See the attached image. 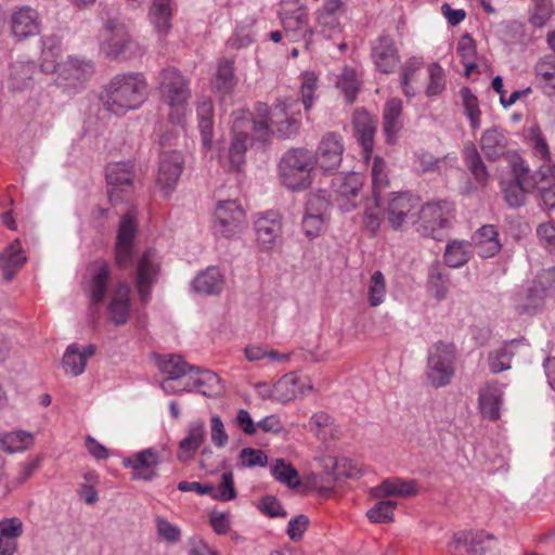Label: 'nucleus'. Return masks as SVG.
<instances>
[{
  "mask_svg": "<svg viewBox=\"0 0 555 555\" xmlns=\"http://www.w3.org/2000/svg\"><path fill=\"white\" fill-rule=\"evenodd\" d=\"M147 83L141 73L115 75L106 85L101 101L115 115L139 108L147 96Z\"/></svg>",
  "mask_w": 555,
  "mask_h": 555,
  "instance_id": "obj_1",
  "label": "nucleus"
},
{
  "mask_svg": "<svg viewBox=\"0 0 555 555\" xmlns=\"http://www.w3.org/2000/svg\"><path fill=\"white\" fill-rule=\"evenodd\" d=\"M314 155L307 149L288 150L279 163L282 183L292 191L305 190L311 184Z\"/></svg>",
  "mask_w": 555,
  "mask_h": 555,
  "instance_id": "obj_2",
  "label": "nucleus"
},
{
  "mask_svg": "<svg viewBox=\"0 0 555 555\" xmlns=\"http://www.w3.org/2000/svg\"><path fill=\"white\" fill-rule=\"evenodd\" d=\"M158 90L164 103L177 109L176 120L173 115H170V118L175 122L180 124V111L184 109L191 98L189 79L178 68L172 66L166 67L158 75Z\"/></svg>",
  "mask_w": 555,
  "mask_h": 555,
  "instance_id": "obj_3",
  "label": "nucleus"
},
{
  "mask_svg": "<svg viewBox=\"0 0 555 555\" xmlns=\"http://www.w3.org/2000/svg\"><path fill=\"white\" fill-rule=\"evenodd\" d=\"M513 178L501 183L503 198L508 207L519 208L526 203V195L535 189V171L531 172L525 162L513 154L511 157Z\"/></svg>",
  "mask_w": 555,
  "mask_h": 555,
  "instance_id": "obj_4",
  "label": "nucleus"
},
{
  "mask_svg": "<svg viewBox=\"0 0 555 555\" xmlns=\"http://www.w3.org/2000/svg\"><path fill=\"white\" fill-rule=\"evenodd\" d=\"M127 25L117 15H107L100 33V52L111 61L124 60L132 46Z\"/></svg>",
  "mask_w": 555,
  "mask_h": 555,
  "instance_id": "obj_5",
  "label": "nucleus"
},
{
  "mask_svg": "<svg viewBox=\"0 0 555 555\" xmlns=\"http://www.w3.org/2000/svg\"><path fill=\"white\" fill-rule=\"evenodd\" d=\"M456 350L453 344L438 341L434 344L427 357L426 378L430 386H447L454 375Z\"/></svg>",
  "mask_w": 555,
  "mask_h": 555,
  "instance_id": "obj_6",
  "label": "nucleus"
},
{
  "mask_svg": "<svg viewBox=\"0 0 555 555\" xmlns=\"http://www.w3.org/2000/svg\"><path fill=\"white\" fill-rule=\"evenodd\" d=\"M453 212L454 205L448 201L425 204L417 210L421 219L420 233L423 236H431L435 240H440L438 231L450 227Z\"/></svg>",
  "mask_w": 555,
  "mask_h": 555,
  "instance_id": "obj_7",
  "label": "nucleus"
},
{
  "mask_svg": "<svg viewBox=\"0 0 555 555\" xmlns=\"http://www.w3.org/2000/svg\"><path fill=\"white\" fill-rule=\"evenodd\" d=\"M418 206L420 198L410 192L390 193L383 214L390 227L398 230L403 223L414 220Z\"/></svg>",
  "mask_w": 555,
  "mask_h": 555,
  "instance_id": "obj_8",
  "label": "nucleus"
},
{
  "mask_svg": "<svg viewBox=\"0 0 555 555\" xmlns=\"http://www.w3.org/2000/svg\"><path fill=\"white\" fill-rule=\"evenodd\" d=\"M137 211L129 209L122 215L115 243V261L119 268H128L133 260V242L138 232Z\"/></svg>",
  "mask_w": 555,
  "mask_h": 555,
  "instance_id": "obj_9",
  "label": "nucleus"
},
{
  "mask_svg": "<svg viewBox=\"0 0 555 555\" xmlns=\"http://www.w3.org/2000/svg\"><path fill=\"white\" fill-rule=\"evenodd\" d=\"M299 103L296 99L279 100L273 107L271 124L282 139H291L298 134L301 122Z\"/></svg>",
  "mask_w": 555,
  "mask_h": 555,
  "instance_id": "obj_10",
  "label": "nucleus"
},
{
  "mask_svg": "<svg viewBox=\"0 0 555 555\" xmlns=\"http://www.w3.org/2000/svg\"><path fill=\"white\" fill-rule=\"evenodd\" d=\"M93 72L94 65L91 61L68 56L66 61L60 63L54 72L56 74L55 82L64 89L76 90L90 79Z\"/></svg>",
  "mask_w": 555,
  "mask_h": 555,
  "instance_id": "obj_11",
  "label": "nucleus"
},
{
  "mask_svg": "<svg viewBox=\"0 0 555 555\" xmlns=\"http://www.w3.org/2000/svg\"><path fill=\"white\" fill-rule=\"evenodd\" d=\"M91 267L93 271L88 284L89 319L92 323H96L100 318V306L106 297L111 269L104 260L94 261Z\"/></svg>",
  "mask_w": 555,
  "mask_h": 555,
  "instance_id": "obj_12",
  "label": "nucleus"
},
{
  "mask_svg": "<svg viewBox=\"0 0 555 555\" xmlns=\"http://www.w3.org/2000/svg\"><path fill=\"white\" fill-rule=\"evenodd\" d=\"M109 202L116 204L122 199L121 194L133 188L134 164L131 160L111 163L105 169Z\"/></svg>",
  "mask_w": 555,
  "mask_h": 555,
  "instance_id": "obj_13",
  "label": "nucleus"
},
{
  "mask_svg": "<svg viewBox=\"0 0 555 555\" xmlns=\"http://www.w3.org/2000/svg\"><path fill=\"white\" fill-rule=\"evenodd\" d=\"M362 186L363 177L357 172L339 173L331 183L334 201L344 211H350L357 207V198Z\"/></svg>",
  "mask_w": 555,
  "mask_h": 555,
  "instance_id": "obj_14",
  "label": "nucleus"
},
{
  "mask_svg": "<svg viewBox=\"0 0 555 555\" xmlns=\"http://www.w3.org/2000/svg\"><path fill=\"white\" fill-rule=\"evenodd\" d=\"M215 218L216 234L229 238L241 230L245 212L234 199L220 201L216 206Z\"/></svg>",
  "mask_w": 555,
  "mask_h": 555,
  "instance_id": "obj_15",
  "label": "nucleus"
},
{
  "mask_svg": "<svg viewBox=\"0 0 555 555\" xmlns=\"http://www.w3.org/2000/svg\"><path fill=\"white\" fill-rule=\"evenodd\" d=\"M183 166L184 158L180 152L170 151L160 154L156 183L165 196H170L176 190Z\"/></svg>",
  "mask_w": 555,
  "mask_h": 555,
  "instance_id": "obj_16",
  "label": "nucleus"
},
{
  "mask_svg": "<svg viewBox=\"0 0 555 555\" xmlns=\"http://www.w3.org/2000/svg\"><path fill=\"white\" fill-rule=\"evenodd\" d=\"M344 143L343 138L337 132L325 133L318 146L314 165L318 164L324 171L336 170L343 159Z\"/></svg>",
  "mask_w": 555,
  "mask_h": 555,
  "instance_id": "obj_17",
  "label": "nucleus"
},
{
  "mask_svg": "<svg viewBox=\"0 0 555 555\" xmlns=\"http://www.w3.org/2000/svg\"><path fill=\"white\" fill-rule=\"evenodd\" d=\"M454 543L469 555H498V540L483 530L462 531L454 534Z\"/></svg>",
  "mask_w": 555,
  "mask_h": 555,
  "instance_id": "obj_18",
  "label": "nucleus"
},
{
  "mask_svg": "<svg viewBox=\"0 0 555 555\" xmlns=\"http://www.w3.org/2000/svg\"><path fill=\"white\" fill-rule=\"evenodd\" d=\"M371 57L383 74L392 73L400 62L398 48L389 35H380L371 43Z\"/></svg>",
  "mask_w": 555,
  "mask_h": 555,
  "instance_id": "obj_19",
  "label": "nucleus"
},
{
  "mask_svg": "<svg viewBox=\"0 0 555 555\" xmlns=\"http://www.w3.org/2000/svg\"><path fill=\"white\" fill-rule=\"evenodd\" d=\"M346 11L341 0H327L317 13L315 31L325 39H333L341 33L339 16Z\"/></svg>",
  "mask_w": 555,
  "mask_h": 555,
  "instance_id": "obj_20",
  "label": "nucleus"
},
{
  "mask_svg": "<svg viewBox=\"0 0 555 555\" xmlns=\"http://www.w3.org/2000/svg\"><path fill=\"white\" fill-rule=\"evenodd\" d=\"M306 389L311 390L312 386L308 377L297 376L295 373L285 374L269 389V398L287 403L304 395Z\"/></svg>",
  "mask_w": 555,
  "mask_h": 555,
  "instance_id": "obj_21",
  "label": "nucleus"
},
{
  "mask_svg": "<svg viewBox=\"0 0 555 555\" xmlns=\"http://www.w3.org/2000/svg\"><path fill=\"white\" fill-rule=\"evenodd\" d=\"M159 272V263L155 253L146 250L139 260L137 273V288L143 302L150 299L153 285L156 283Z\"/></svg>",
  "mask_w": 555,
  "mask_h": 555,
  "instance_id": "obj_22",
  "label": "nucleus"
},
{
  "mask_svg": "<svg viewBox=\"0 0 555 555\" xmlns=\"http://www.w3.org/2000/svg\"><path fill=\"white\" fill-rule=\"evenodd\" d=\"M122 464L133 470V479L151 481L156 477L154 468L159 464V455L149 448L124 459Z\"/></svg>",
  "mask_w": 555,
  "mask_h": 555,
  "instance_id": "obj_23",
  "label": "nucleus"
},
{
  "mask_svg": "<svg viewBox=\"0 0 555 555\" xmlns=\"http://www.w3.org/2000/svg\"><path fill=\"white\" fill-rule=\"evenodd\" d=\"M352 124L357 140L363 149L364 156L367 158L373 152L378 120L375 116L362 109L354 112Z\"/></svg>",
  "mask_w": 555,
  "mask_h": 555,
  "instance_id": "obj_24",
  "label": "nucleus"
},
{
  "mask_svg": "<svg viewBox=\"0 0 555 555\" xmlns=\"http://www.w3.org/2000/svg\"><path fill=\"white\" fill-rule=\"evenodd\" d=\"M255 231L257 235V242L261 249H272L281 234V222L279 215L274 211H269L266 215L260 216L255 221Z\"/></svg>",
  "mask_w": 555,
  "mask_h": 555,
  "instance_id": "obj_25",
  "label": "nucleus"
},
{
  "mask_svg": "<svg viewBox=\"0 0 555 555\" xmlns=\"http://www.w3.org/2000/svg\"><path fill=\"white\" fill-rule=\"evenodd\" d=\"M402 128V101L392 98L386 102L383 111V133L386 142L395 144Z\"/></svg>",
  "mask_w": 555,
  "mask_h": 555,
  "instance_id": "obj_26",
  "label": "nucleus"
},
{
  "mask_svg": "<svg viewBox=\"0 0 555 555\" xmlns=\"http://www.w3.org/2000/svg\"><path fill=\"white\" fill-rule=\"evenodd\" d=\"M282 24L285 36L291 41L305 39L306 46L311 42L310 37L314 30L308 26V14L305 9L299 8L291 14H286L282 18Z\"/></svg>",
  "mask_w": 555,
  "mask_h": 555,
  "instance_id": "obj_27",
  "label": "nucleus"
},
{
  "mask_svg": "<svg viewBox=\"0 0 555 555\" xmlns=\"http://www.w3.org/2000/svg\"><path fill=\"white\" fill-rule=\"evenodd\" d=\"M508 139L499 127H492L482 132L480 149L487 159L494 162L508 154Z\"/></svg>",
  "mask_w": 555,
  "mask_h": 555,
  "instance_id": "obj_28",
  "label": "nucleus"
},
{
  "mask_svg": "<svg viewBox=\"0 0 555 555\" xmlns=\"http://www.w3.org/2000/svg\"><path fill=\"white\" fill-rule=\"evenodd\" d=\"M206 435L205 423L202 420H195L189 424L188 435L179 443L178 460L188 462L203 443Z\"/></svg>",
  "mask_w": 555,
  "mask_h": 555,
  "instance_id": "obj_29",
  "label": "nucleus"
},
{
  "mask_svg": "<svg viewBox=\"0 0 555 555\" xmlns=\"http://www.w3.org/2000/svg\"><path fill=\"white\" fill-rule=\"evenodd\" d=\"M12 34L18 40L39 34L38 13L24 7L12 15Z\"/></svg>",
  "mask_w": 555,
  "mask_h": 555,
  "instance_id": "obj_30",
  "label": "nucleus"
},
{
  "mask_svg": "<svg viewBox=\"0 0 555 555\" xmlns=\"http://www.w3.org/2000/svg\"><path fill=\"white\" fill-rule=\"evenodd\" d=\"M130 288L119 282L113 293L112 300L108 305V314L111 321L116 325H122L128 321L130 311Z\"/></svg>",
  "mask_w": 555,
  "mask_h": 555,
  "instance_id": "obj_31",
  "label": "nucleus"
},
{
  "mask_svg": "<svg viewBox=\"0 0 555 555\" xmlns=\"http://www.w3.org/2000/svg\"><path fill=\"white\" fill-rule=\"evenodd\" d=\"M36 65L31 61H15L10 67L8 86L11 91H23L35 85Z\"/></svg>",
  "mask_w": 555,
  "mask_h": 555,
  "instance_id": "obj_32",
  "label": "nucleus"
},
{
  "mask_svg": "<svg viewBox=\"0 0 555 555\" xmlns=\"http://www.w3.org/2000/svg\"><path fill=\"white\" fill-rule=\"evenodd\" d=\"M233 120L236 125H241V129L246 131V135L251 133L250 142L256 141L267 143L271 137V129L266 120H254L251 114L244 111H238L232 114Z\"/></svg>",
  "mask_w": 555,
  "mask_h": 555,
  "instance_id": "obj_33",
  "label": "nucleus"
},
{
  "mask_svg": "<svg viewBox=\"0 0 555 555\" xmlns=\"http://www.w3.org/2000/svg\"><path fill=\"white\" fill-rule=\"evenodd\" d=\"M499 233L494 225L486 224L477 230L473 236L477 254L481 258H491L501 250Z\"/></svg>",
  "mask_w": 555,
  "mask_h": 555,
  "instance_id": "obj_34",
  "label": "nucleus"
},
{
  "mask_svg": "<svg viewBox=\"0 0 555 555\" xmlns=\"http://www.w3.org/2000/svg\"><path fill=\"white\" fill-rule=\"evenodd\" d=\"M541 201L546 209L555 208V165H541L535 171Z\"/></svg>",
  "mask_w": 555,
  "mask_h": 555,
  "instance_id": "obj_35",
  "label": "nucleus"
},
{
  "mask_svg": "<svg viewBox=\"0 0 555 555\" xmlns=\"http://www.w3.org/2000/svg\"><path fill=\"white\" fill-rule=\"evenodd\" d=\"M62 53V40L56 35H50L42 38V48L40 54V70L44 74L54 73L60 63Z\"/></svg>",
  "mask_w": 555,
  "mask_h": 555,
  "instance_id": "obj_36",
  "label": "nucleus"
},
{
  "mask_svg": "<svg viewBox=\"0 0 555 555\" xmlns=\"http://www.w3.org/2000/svg\"><path fill=\"white\" fill-rule=\"evenodd\" d=\"M375 498L388 496H411L417 492V483L415 480H403L401 478L385 479L378 487L372 490Z\"/></svg>",
  "mask_w": 555,
  "mask_h": 555,
  "instance_id": "obj_37",
  "label": "nucleus"
},
{
  "mask_svg": "<svg viewBox=\"0 0 555 555\" xmlns=\"http://www.w3.org/2000/svg\"><path fill=\"white\" fill-rule=\"evenodd\" d=\"M192 373H196V376H191L182 390L193 391L197 389L205 397H212L218 393L220 378L216 373L210 370H202L199 366L198 371Z\"/></svg>",
  "mask_w": 555,
  "mask_h": 555,
  "instance_id": "obj_38",
  "label": "nucleus"
},
{
  "mask_svg": "<svg viewBox=\"0 0 555 555\" xmlns=\"http://www.w3.org/2000/svg\"><path fill=\"white\" fill-rule=\"evenodd\" d=\"M240 127L241 125H236L232 120V141L229 149V160L231 167L236 171H240L245 164V153L250 144V138Z\"/></svg>",
  "mask_w": 555,
  "mask_h": 555,
  "instance_id": "obj_39",
  "label": "nucleus"
},
{
  "mask_svg": "<svg viewBox=\"0 0 555 555\" xmlns=\"http://www.w3.org/2000/svg\"><path fill=\"white\" fill-rule=\"evenodd\" d=\"M26 257L23 255L20 241H14L0 255V269L7 282L14 279L16 271L24 264Z\"/></svg>",
  "mask_w": 555,
  "mask_h": 555,
  "instance_id": "obj_40",
  "label": "nucleus"
},
{
  "mask_svg": "<svg viewBox=\"0 0 555 555\" xmlns=\"http://www.w3.org/2000/svg\"><path fill=\"white\" fill-rule=\"evenodd\" d=\"M479 408L483 417L496 421L500 417L502 392L495 385H486L479 391Z\"/></svg>",
  "mask_w": 555,
  "mask_h": 555,
  "instance_id": "obj_41",
  "label": "nucleus"
},
{
  "mask_svg": "<svg viewBox=\"0 0 555 555\" xmlns=\"http://www.w3.org/2000/svg\"><path fill=\"white\" fill-rule=\"evenodd\" d=\"M521 344V340L513 339L505 341L500 348L490 351L488 354L489 369L493 374H498L511 369V362L515 356V349Z\"/></svg>",
  "mask_w": 555,
  "mask_h": 555,
  "instance_id": "obj_42",
  "label": "nucleus"
},
{
  "mask_svg": "<svg viewBox=\"0 0 555 555\" xmlns=\"http://www.w3.org/2000/svg\"><path fill=\"white\" fill-rule=\"evenodd\" d=\"M223 278L216 267H209L198 273L192 282L193 289L205 295L219 294L223 288Z\"/></svg>",
  "mask_w": 555,
  "mask_h": 555,
  "instance_id": "obj_43",
  "label": "nucleus"
},
{
  "mask_svg": "<svg viewBox=\"0 0 555 555\" xmlns=\"http://www.w3.org/2000/svg\"><path fill=\"white\" fill-rule=\"evenodd\" d=\"M544 287L533 285L525 292H520L515 297V308L519 314H533L543 304Z\"/></svg>",
  "mask_w": 555,
  "mask_h": 555,
  "instance_id": "obj_44",
  "label": "nucleus"
},
{
  "mask_svg": "<svg viewBox=\"0 0 555 555\" xmlns=\"http://www.w3.org/2000/svg\"><path fill=\"white\" fill-rule=\"evenodd\" d=\"M198 129L202 137L203 146L210 150L212 145L214 131V106L208 99L201 101L197 105Z\"/></svg>",
  "mask_w": 555,
  "mask_h": 555,
  "instance_id": "obj_45",
  "label": "nucleus"
},
{
  "mask_svg": "<svg viewBox=\"0 0 555 555\" xmlns=\"http://www.w3.org/2000/svg\"><path fill=\"white\" fill-rule=\"evenodd\" d=\"M150 17L158 35H167L171 29L172 10L170 0H152Z\"/></svg>",
  "mask_w": 555,
  "mask_h": 555,
  "instance_id": "obj_46",
  "label": "nucleus"
},
{
  "mask_svg": "<svg viewBox=\"0 0 555 555\" xmlns=\"http://www.w3.org/2000/svg\"><path fill=\"white\" fill-rule=\"evenodd\" d=\"M234 62L229 59L220 61L217 73L212 80V89L220 94H230L236 86V78L234 75Z\"/></svg>",
  "mask_w": 555,
  "mask_h": 555,
  "instance_id": "obj_47",
  "label": "nucleus"
},
{
  "mask_svg": "<svg viewBox=\"0 0 555 555\" xmlns=\"http://www.w3.org/2000/svg\"><path fill=\"white\" fill-rule=\"evenodd\" d=\"M34 443L33 435L25 430H16L0 435V446L8 453H15L30 448Z\"/></svg>",
  "mask_w": 555,
  "mask_h": 555,
  "instance_id": "obj_48",
  "label": "nucleus"
},
{
  "mask_svg": "<svg viewBox=\"0 0 555 555\" xmlns=\"http://www.w3.org/2000/svg\"><path fill=\"white\" fill-rule=\"evenodd\" d=\"M158 367L164 374L168 375L170 380L179 379L188 373L198 371V366L188 364L182 357L177 354L162 359L158 362Z\"/></svg>",
  "mask_w": 555,
  "mask_h": 555,
  "instance_id": "obj_49",
  "label": "nucleus"
},
{
  "mask_svg": "<svg viewBox=\"0 0 555 555\" xmlns=\"http://www.w3.org/2000/svg\"><path fill=\"white\" fill-rule=\"evenodd\" d=\"M463 155H464L465 164H466L467 168L469 169V171L472 172V175L474 176V178L479 183L485 184L488 181L489 175L487 171V167H486L483 160L481 159L479 152L477 151V147L475 146V144L474 143L465 144L464 150H463Z\"/></svg>",
  "mask_w": 555,
  "mask_h": 555,
  "instance_id": "obj_50",
  "label": "nucleus"
},
{
  "mask_svg": "<svg viewBox=\"0 0 555 555\" xmlns=\"http://www.w3.org/2000/svg\"><path fill=\"white\" fill-rule=\"evenodd\" d=\"M87 362L85 357L80 354V347L78 344L69 345L62 358V366L65 374L77 377L85 372Z\"/></svg>",
  "mask_w": 555,
  "mask_h": 555,
  "instance_id": "obj_51",
  "label": "nucleus"
},
{
  "mask_svg": "<svg viewBox=\"0 0 555 555\" xmlns=\"http://www.w3.org/2000/svg\"><path fill=\"white\" fill-rule=\"evenodd\" d=\"M372 202L375 208L380 207V191L388 185L386 163L376 156L372 165Z\"/></svg>",
  "mask_w": 555,
  "mask_h": 555,
  "instance_id": "obj_52",
  "label": "nucleus"
},
{
  "mask_svg": "<svg viewBox=\"0 0 555 555\" xmlns=\"http://www.w3.org/2000/svg\"><path fill=\"white\" fill-rule=\"evenodd\" d=\"M272 476L291 489L299 487L300 480L297 469L283 459H276L271 467Z\"/></svg>",
  "mask_w": 555,
  "mask_h": 555,
  "instance_id": "obj_53",
  "label": "nucleus"
},
{
  "mask_svg": "<svg viewBox=\"0 0 555 555\" xmlns=\"http://www.w3.org/2000/svg\"><path fill=\"white\" fill-rule=\"evenodd\" d=\"M448 267L460 268L469 260L468 244L464 241H452L448 243L443 255Z\"/></svg>",
  "mask_w": 555,
  "mask_h": 555,
  "instance_id": "obj_54",
  "label": "nucleus"
},
{
  "mask_svg": "<svg viewBox=\"0 0 555 555\" xmlns=\"http://www.w3.org/2000/svg\"><path fill=\"white\" fill-rule=\"evenodd\" d=\"M460 94L463 102L464 113L469 120L470 127L473 130H477L480 127L481 115L478 99L468 87L461 88Z\"/></svg>",
  "mask_w": 555,
  "mask_h": 555,
  "instance_id": "obj_55",
  "label": "nucleus"
},
{
  "mask_svg": "<svg viewBox=\"0 0 555 555\" xmlns=\"http://www.w3.org/2000/svg\"><path fill=\"white\" fill-rule=\"evenodd\" d=\"M396 507V501L382 500L366 512V516L375 524L391 522L393 521V511Z\"/></svg>",
  "mask_w": 555,
  "mask_h": 555,
  "instance_id": "obj_56",
  "label": "nucleus"
},
{
  "mask_svg": "<svg viewBox=\"0 0 555 555\" xmlns=\"http://www.w3.org/2000/svg\"><path fill=\"white\" fill-rule=\"evenodd\" d=\"M386 296L385 278L380 271H375L370 279L367 286V299L371 307L383 304Z\"/></svg>",
  "mask_w": 555,
  "mask_h": 555,
  "instance_id": "obj_57",
  "label": "nucleus"
},
{
  "mask_svg": "<svg viewBox=\"0 0 555 555\" xmlns=\"http://www.w3.org/2000/svg\"><path fill=\"white\" fill-rule=\"evenodd\" d=\"M309 426L310 430L314 431L319 438H334V421L328 414L324 412H318L313 414L310 417Z\"/></svg>",
  "mask_w": 555,
  "mask_h": 555,
  "instance_id": "obj_58",
  "label": "nucleus"
},
{
  "mask_svg": "<svg viewBox=\"0 0 555 555\" xmlns=\"http://www.w3.org/2000/svg\"><path fill=\"white\" fill-rule=\"evenodd\" d=\"M211 498L216 501L228 502L236 498V490L234 485L233 473L231 470L224 472L221 475V481L218 487L214 486Z\"/></svg>",
  "mask_w": 555,
  "mask_h": 555,
  "instance_id": "obj_59",
  "label": "nucleus"
},
{
  "mask_svg": "<svg viewBox=\"0 0 555 555\" xmlns=\"http://www.w3.org/2000/svg\"><path fill=\"white\" fill-rule=\"evenodd\" d=\"M534 70L537 76L545 82V88L555 94V56L547 55L541 59Z\"/></svg>",
  "mask_w": 555,
  "mask_h": 555,
  "instance_id": "obj_60",
  "label": "nucleus"
},
{
  "mask_svg": "<svg viewBox=\"0 0 555 555\" xmlns=\"http://www.w3.org/2000/svg\"><path fill=\"white\" fill-rule=\"evenodd\" d=\"M337 86L344 92L347 101L352 103L360 89V82L357 79L354 69L345 68L337 81Z\"/></svg>",
  "mask_w": 555,
  "mask_h": 555,
  "instance_id": "obj_61",
  "label": "nucleus"
},
{
  "mask_svg": "<svg viewBox=\"0 0 555 555\" xmlns=\"http://www.w3.org/2000/svg\"><path fill=\"white\" fill-rule=\"evenodd\" d=\"M428 74L429 83L426 89V94L428 96L438 95L446 86L443 69L439 64L433 63L428 67Z\"/></svg>",
  "mask_w": 555,
  "mask_h": 555,
  "instance_id": "obj_62",
  "label": "nucleus"
},
{
  "mask_svg": "<svg viewBox=\"0 0 555 555\" xmlns=\"http://www.w3.org/2000/svg\"><path fill=\"white\" fill-rule=\"evenodd\" d=\"M328 206L330 202L326 198L325 192L319 191L308 196L306 202L305 214L325 217Z\"/></svg>",
  "mask_w": 555,
  "mask_h": 555,
  "instance_id": "obj_63",
  "label": "nucleus"
},
{
  "mask_svg": "<svg viewBox=\"0 0 555 555\" xmlns=\"http://www.w3.org/2000/svg\"><path fill=\"white\" fill-rule=\"evenodd\" d=\"M448 278L442 274L437 267H433L429 271L428 285L434 296L441 300L448 292Z\"/></svg>",
  "mask_w": 555,
  "mask_h": 555,
  "instance_id": "obj_64",
  "label": "nucleus"
}]
</instances>
